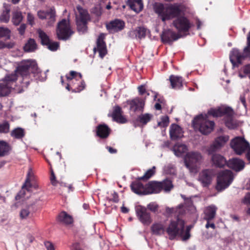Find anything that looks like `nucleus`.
I'll return each instance as SVG.
<instances>
[{
    "mask_svg": "<svg viewBox=\"0 0 250 250\" xmlns=\"http://www.w3.org/2000/svg\"><path fill=\"white\" fill-rule=\"evenodd\" d=\"M34 20H35V18H34V16L32 14H31V13H28L27 14V20L28 23L31 26H33L35 24Z\"/></svg>",
    "mask_w": 250,
    "mask_h": 250,
    "instance_id": "nucleus-52",
    "label": "nucleus"
},
{
    "mask_svg": "<svg viewBox=\"0 0 250 250\" xmlns=\"http://www.w3.org/2000/svg\"><path fill=\"white\" fill-rule=\"evenodd\" d=\"M31 176V170L30 169L29 172H28L27 175V177H26V180L25 181V183L22 187V189L24 188L27 186H29V187H31L30 180V177Z\"/></svg>",
    "mask_w": 250,
    "mask_h": 250,
    "instance_id": "nucleus-50",
    "label": "nucleus"
},
{
    "mask_svg": "<svg viewBox=\"0 0 250 250\" xmlns=\"http://www.w3.org/2000/svg\"><path fill=\"white\" fill-rule=\"evenodd\" d=\"M50 180H51V184L53 186L57 185V182L56 180V177H55V174L54 173V172L53 171H52V173H51Z\"/></svg>",
    "mask_w": 250,
    "mask_h": 250,
    "instance_id": "nucleus-58",
    "label": "nucleus"
},
{
    "mask_svg": "<svg viewBox=\"0 0 250 250\" xmlns=\"http://www.w3.org/2000/svg\"><path fill=\"white\" fill-rule=\"evenodd\" d=\"M224 114L231 115L233 114L232 109L229 107L225 108H218L217 109L211 108L209 109L208 114V118L209 116H212L213 117H218L223 116Z\"/></svg>",
    "mask_w": 250,
    "mask_h": 250,
    "instance_id": "nucleus-15",
    "label": "nucleus"
},
{
    "mask_svg": "<svg viewBox=\"0 0 250 250\" xmlns=\"http://www.w3.org/2000/svg\"><path fill=\"white\" fill-rule=\"evenodd\" d=\"M229 136L228 135L221 136L216 138L213 144L208 148V152L211 154L219 150L229 141Z\"/></svg>",
    "mask_w": 250,
    "mask_h": 250,
    "instance_id": "nucleus-13",
    "label": "nucleus"
},
{
    "mask_svg": "<svg viewBox=\"0 0 250 250\" xmlns=\"http://www.w3.org/2000/svg\"><path fill=\"white\" fill-rule=\"evenodd\" d=\"M57 34L58 38L61 40H66L73 34L71 30L69 21L63 19L58 24Z\"/></svg>",
    "mask_w": 250,
    "mask_h": 250,
    "instance_id": "nucleus-9",
    "label": "nucleus"
},
{
    "mask_svg": "<svg viewBox=\"0 0 250 250\" xmlns=\"http://www.w3.org/2000/svg\"><path fill=\"white\" fill-rule=\"evenodd\" d=\"M55 14H56V12H55V9L54 8V20L53 21H52L51 20L50 15L46 14V19L48 20V24L49 26L52 25L55 21V17H56Z\"/></svg>",
    "mask_w": 250,
    "mask_h": 250,
    "instance_id": "nucleus-55",
    "label": "nucleus"
},
{
    "mask_svg": "<svg viewBox=\"0 0 250 250\" xmlns=\"http://www.w3.org/2000/svg\"><path fill=\"white\" fill-rule=\"evenodd\" d=\"M11 150L9 145L4 141H0V156L7 155Z\"/></svg>",
    "mask_w": 250,
    "mask_h": 250,
    "instance_id": "nucleus-36",
    "label": "nucleus"
},
{
    "mask_svg": "<svg viewBox=\"0 0 250 250\" xmlns=\"http://www.w3.org/2000/svg\"><path fill=\"white\" fill-rule=\"evenodd\" d=\"M10 125L7 122L0 124V133H6L9 132Z\"/></svg>",
    "mask_w": 250,
    "mask_h": 250,
    "instance_id": "nucleus-45",
    "label": "nucleus"
},
{
    "mask_svg": "<svg viewBox=\"0 0 250 250\" xmlns=\"http://www.w3.org/2000/svg\"><path fill=\"white\" fill-rule=\"evenodd\" d=\"M138 90L141 95L143 94L146 92V89H145V87H144V86H143V85H141L138 87Z\"/></svg>",
    "mask_w": 250,
    "mask_h": 250,
    "instance_id": "nucleus-64",
    "label": "nucleus"
},
{
    "mask_svg": "<svg viewBox=\"0 0 250 250\" xmlns=\"http://www.w3.org/2000/svg\"><path fill=\"white\" fill-rule=\"evenodd\" d=\"M39 37L41 40V43L43 45L48 44L50 41L48 36L42 30L39 29L37 30Z\"/></svg>",
    "mask_w": 250,
    "mask_h": 250,
    "instance_id": "nucleus-38",
    "label": "nucleus"
},
{
    "mask_svg": "<svg viewBox=\"0 0 250 250\" xmlns=\"http://www.w3.org/2000/svg\"><path fill=\"white\" fill-rule=\"evenodd\" d=\"M26 25L24 23L21 24L20 26L18 28L19 34L21 35H23L24 34Z\"/></svg>",
    "mask_w": 250,
    "mask_h": 250,
    "instance_id": "nucleus-54",
    "label": "nucleus"
},
{
    "mask_svg": "<svg viewBox=\"0 0 250 250\" xmlns=\"http://www.w3.org/2000/svg\"><path fill=\"white\" fill-rule=\"evenodd\" d=\"M124 21L119 19H116L114 21H111L106 25L107 29L111 33L121 31L124 29Z\"/></svg>",
    "mask_w": 250,
    "mask_h": 250,
    "instance_id": "nucleus-17",
    "label": "nucleus"
},
{
    "mask_svg": "<svg viewBox=\"0 0 250 250\" xmlns=\"http://www.w3.org/2000/svg\"><path fill=\"white\" fill-rule=\"evenodd\" d=\"M187 147L186 145L177 143L173 147L172 150L174 154L177 157L181 156L187 151Z\"/></svg>",
    "mask_w": 250,
    "mask_h": 250,
    "instance_id": "nucleus-32",
    "label": "nucleus"
},
{
    "mask_svg": "<svg viewBox=\"0 0 250 250\" xmlns=\"http://www.w3.org/2000/svg\"><path fill=\"white\" fill-rule=\"evenodd\" d=\"M169 80L172 88L180 89L183 86V80L182 77L171 75L169 77Z\"/></svg>",
    "mask_w": 250,
    "mask_h": 250,
    "instance_id": "nucleus-26",
    "label": "nucleus"
},
{
    "mask_svg": "<svg viewBox=\"0 0 250 250\" xmlns=\"http://www.w3.org/2000/svg\"><path fill=\"white\" fill-rule=\"evenodd\" d=\"M227 166L236 171H240L244 169L245 162L238 158H232L227 162Z\"/></svg>",
    "mask_w": 250,
    "mask_h": 250,
    "instance_id": "nucleus-19",
    "label": "nucleus"
},
{
    "mask_svg": "<svg viewBox=\"0 0 250 250\" xmlns=\"http://www.w3.org/2000/svg\"><path fill=\"white\" fill-rule=\"evenodd\" d=\"M23 18L22 13L20 11H14L12 13V22L15 25H19L22 21Z\"/></svg>",
    "mask_w": 250,
    "mask_h": 250,
    "instance_id": "nucleus-35",
    "label": "nucleus"
},
{
    "mask_svg": "<svg viewBox=\"0 0 250 250\" xmlns=\"http://www.w3.org/2000/svg\"><path fill=\"white\" fill-rule=\"evenodd\" d=\"M77 74H78L80 78H82V75L80 73H77L76 72L74 71H70V76L68 77V76H67V79L68 80H72V79L74 78H75V76L77 75Z\"/></svg>",
    "mask_w": 250,
    "mask_h": 250,
    "instance_id": "nucleus-57",
    "label": "nucleus"
},
{
    "mask_svg": "<svg viewBox=\"0 0 250 250\" xmlns=\"http://www.w3.org/2000/svg\"><path fill=\"white\" fill-rule=\"evenodd\" d=\"M202 159V155L198 152H188L185 160L186 167L191 171H193L196 167V164L200 162Z\"/></svg>",
    "mask_w": 250,
    "mask_h": 250,
    "instance_id": "nucleus-12",
    "label": "nucleus"
},
{
    "mask_svg": "<svg viewBox=\"0 0 250 250\" xmlns=\"http://www.w3.org/2000/svg\"><path fill=\"white\" fill-rule=\"evenodd\" d=\"M193 124L194 126L198 128L203 134L210 133L214 126V123L208 119V115L203 114L195 117L193 121Z\"/></svg>",
    "mask_w": 250,
    "mask_h": 250,
    "instance_id": "nucleus-5",
    "label": "nucleus"
},
{
    "mask_svg": "<svg viewBox=\"0 0 250 250\" xmlns=\"http://www.w3.org/2000/svg\"><path fill=\"white\" fill-rule=\"evenodd\" d=\"M37 64L34 61L31 60H23L20 62L14 72L7 75L0 82V97L7 95L11 91L14 83L17 80L18 74L22 78L21 81L22 90L21 92L26 88L30 83V72L35 73L37 70Z\"/></svg>",
    "mask_w": 250,
    "mask_h": 250,
    "instance_id": "nucleus-1",
    "label": "nucleus"
},
{
    "mask_svg": "<svg viewBox=\"0 0 250 250\" xmlns=\"http://www.w3.org/2000/svg\"><path fill=\"white\" fill-rule=\"evenodd\" d=\"M10 33L11 31L8 28L0 27V38L6 37L10 39Z\"/></svg>",
    "mask_w": 250,
    "mask_h": 250,
    "instance_id": "nucleus-44",
    "label": "nucleus"
},
{
    "mask_svg": "<svg viewBox=\"0 0 250 250\" xmlns=\"http://www.w3.org/2000/svg\"><path fill=\"white\" fill-rule=\"evenodd\" d=\"M169 123V118L167 116H164L161 118V121L158 122V125L159 126L165 127L167 126Z\"/></svg>",
    "mask_w": 250,
    "mask_h": 250,
    "instance_id": "nucleus-46",
    "label": "nucleus"
},
{
    "mask_svg": "<svg viewBox=\"0 0 250 250\" xmlns=\"http://www.w3.org/2000/svg\"><path fill=\"white\" fill-rule=\"evenodd\" d=\"M127 4L130 9L136 13H139L142 10L144 7L142 0H128Z\"/></svg>",
    "mask_w": 250,
    "mask_h": 250,
    "instance_id": "nucleus-23",
    "label": "nucleus"
},
{
    "mask_svg": "<svg viewBox=\"0 0 250 250\" xmlns=\"http://www.w3.org/2000/svg\"><path fill=\"white\" fill-rule=\"evenodd\" d=\"M213 175L214 173L212 170L205 169L200 173L198 180L203 186L206 187L211 183Z\"/></svg>",
    "mask_w": 250,
    "mask_h": 250,
    "instance_id": "nucleus-16",
    "label": "nucleus"
},
{
    "mask_svg": "<svg viewBox=\"0 0 250 250\" xmlns=\"http://www.w3.org/2000/svg\"><path fill=\"white\" fill-rule=\"evenodd\" d=\"M47 48L51 51H56L58 49L59 44L57 42H51L49 41L48 44L46 45Z\"/></svg>",
    "mask_w": 250,
    "mask_h": 250,
    "instance_id": "nucleus-48",
    "label": "nucleus"
},
{
    "mask_svg": "<svg viewBox=\"0 0 250 250\" xmlns=\"http://www.w3.org/2000/svg\"><path fill=\"white\" fill-rule=\"evenodd\" d=\"M250 57V32L247 37V46L244 49L243 54L237 49H233L229 55L230 61L234 66H237L241 63L242 60Z\"/></svg>",
    "mask_w": 250,
    "mask_h": 250,
    "instance_id": "nucleus-6",
    "label": "nucleus"
},
{
    "mask_svg": "<svg viewBox=\"0 0 250 250\" xmlns=\"http://www.w3.org/2000/svg\"><path fill=\"white\" fill-rule=\"evenodd\" d=\"M172 188L173 185L170 180L167 179L161 182L152 181L146 185V194L157 193L162 189L166 192H167L169 191Z\"/></svg>",
    "mask_w": 250,
    "mask_h": 250,
    "instance_id": "nucleus-3",
    "label": "nucleus"
},
{
    "mask_svg": "<svg viewBox=\"0 0 250 250\" xmlns=\"http://www.w3.org/2000/svg\"><path fill=\"white\" fill-rule=\"evenodd\" d=\"M85 83L84 82L82 81L81 82V84L80 86V88H78L77 90H74L72 91L75 92H76L77 91L80 92V91H82V90H83L85 88Z\"/></svg>",
    "mask_w": 250,
    "mask_h": 250,
    "instance_id": "nucleus-61",
    "label": "nucleus"
},
{
    "mask_svg": "<svg viewBox=\"0 0 250 250\" xmlns=\"http://www.w3.org/2000/svg\"><path fill=\"white\" fill-rule=\"evenodd\" d=\"M131 190L136 194L139 195H146V186H144L140 182H133L131 185Z\"/></svg>",
    "mask_w": 250,
    "mask_h": 250,
    "instance_id": "nucleus-25",
    "label": "nucleus"
},
{
    "mask_svg": "<svg viewBox=\"0 0 250 250\" xmlns=\"http://www.w3.org/2000/svg\"><path fill=\"white\" fill-rule=\"evenodd\" d=\"M110 131V128L105 125H100L97 127V135L101 138H106Z\"/></svg>",
    "mask_w": 250,
    "mask_h": 250,
    "instance_id": "nucleus-28",
    "label": "nucleus"
},
{
    "mask_svg": "<svg viewBox=\"0 0 250 250\" xmlns=\"http://www.w3.org/2000/svg\"><path fill=\"white\" fill-rule=\"evenodd\" d=\"M135 212L139 221L143 225L148 226L152 222L151 214L146 207L138 205L135 208Z\"/></svg>",
    "mask_w": 250,
    "mask_h": 250,
    "instance_id": "nucleus-11",
    "label": "nucleus"
},
{
    "mask_svg": "<svg viewBox=\"0 0 250 250\" xmlns=\"http://www.w3.org/2000/svg\"><path fill=\"white\" fill-rule=\"evenodd\" d=\"M76 22L79 32L84 33L87 30V23L90 20V16L86 9L77 5L75 10Z\"/></svg>",
    "mask_w": 250,
    "mask_h": 250,
    "instance_id": "nucleus-4",
    "label": "nucleus"
},
{
    "mask_svg": "<svg viewBox=\"0 0 250 250\" xmlns=\"http://www.w3.org/2000/svg\"><path fill=\"white\" fill-rule=\"evenodd\" d=\"M211 160L213 165L219 167H222L227 164L226 159L218 154H213L212 156Z\"/></svg>",
    "mask_w": 250,
    "mask_h": 250,
    "instance_id": "nucleus-27",
    "label": "nucleus"
},
{
    "mask_svg": "<svg viewBox=\"0 0 250 250\" xmlns=\"http://www.w3.org/2000/svg\"><path fill=\"white\" fill-rule=\"evenodd\" d=\"M3 7L4 9L0 15V22L7 23L10 19V8L5 3L3 4Z\"/></svg>",
    "mask_w": 250,
    "mask_h": 250,
    "instance_id": "nucleus-33",
    "label": "nucleus"
},
{
    "mask_svg": "<svg viewBox=\"0 0 250 250\" xmlns=\"http://www.w3.org/2000/svg\"><path fill=\"white\" fill-rule=\"evenodd\" d=\"M243 202L245 204H250V193H248L245 195Z\"/></svg>",
    "mask_w": 250,
    "mask_h": 250,
    "instance_id": "nucleus-59",
    "label": "nucleus"
},
{
    "mask_svg": "<svg viewBox=\"0 0 250 250\" xmlns=\"http://www.w3.org/2000/svg\"><path fill=\"white\" fill-rule=\"evenodd\" d=\"M44 245L47 250H55L53 244L49 241L45 242Z\"/></svg>",
    "mask_w": 250,
    "mask_h": 250,
    "instance_id": "nucleus-56",
    "label": "nucleus"
},
{
    "mask_svg": "<svg viewBox=\"0 0 250 250\" xmlns=\"http://www.w3.org/2000/svg\"><path fill=\"white\" fill-rule=\"evenodd\" d=\"M184 228L185 222L183 220L178 218L176 221H171L166 229L169 239L173 240L178 236L182 238Z\"/></svg>",
    "mask_w": 250,
    "mask_h": 250,
    "instance_id": "nucleus-7",
    "label": "nucleus"
},
{
    "mask_svg": "<svg viewBox=\"0 0 250 250\" xmlns=\"http://www.w3.org/2000/svg\"><path fill=\"white\" fill-rule=\"evenodd\" d=\"M114 121L120 123H125L126 122V119L122 115V111L119 106H115L112 114Z\"/></svg>",
    "mask_w": 250,
    "mask_h": 250,
    "instance_id": "nucleus-22",
    "label": "nucleus"
},
{
    "mask_svg": "<svg viewBox=\"0 0 250 250\" xmlns=\"http://www.w3.org/2000/svg\"><path fill=\"white\" fill-rule=\"evenodd\" d=\"M233 173L229 170H222L217 176L216 189L221 191L228 188L233 180Z\"/></svg>",
    "mask_w": 250,
    "mask_h": 250,
    "instance_id": "nucleus-8",
    "label": "nucleus"
},
{
    "mask_svg": "<svg viewBox=\"0 0 250 250\" xmlns=\"http://www.w3.org/2000/svg\"><path fill=\"white\" fill-rule=\"evenodd\" d=\"M152 116L153 115L152 114L149 113L141 114L138 117V121L141 124L146 125L150 121Z\"/></svg>",
    "mask_w": 250,
    "mask_h": 250,
    "instance_id": "nucleus-40",
    "label": "nucleus"
},
{
    "mask_svg": "<svg viewBox=\"0 0 250 250\" xmlns=\"http://www.w3.org/2000/svg\"><path fill=\"white\" fill-rule=\"evenodd\" d=\"M11 135L16 139H21L24 136V131L22 128L18 127L11 131Z\"/></svg>",
    "mask_w": 250,
    "mask_h": 250,
    "instance_id": "nucleus-39",
    "label": "nucleus"
},
{
    "mask_svg": "<svg viewBox=\"0 0 250 250\" xmlns=\"http://www.w3.org/2000/svg\"><path fill=\"white\" fill-rule=\"evenodd\" d=\"M147 29L144 27H138L135 29L130 30L128 34L132 39H142L146 37Z\"/></svg>",
    "mask_w": 250,
    "mask_h": 250,
    "instance_id": "nucleus-20",
    "label": "nucleus"
},
{
    "mask_svg": "<svg viewBox=\"0 0 250 250\" xmlns=\"http://www.w3.org/2000/svg\"><path fill=\"white\" fill-rule=\"evenodd\" d=\"M246 151H247L246 157H247L248 160L250 163V145H249V146L246 149Z\"/></svg>",
    "mask_w": 250,
    "mask_h": 250,
    "instance_id": "nucleus-63",
    "label": "nucleus"
},
{
    "mask_svg": "<svg viewBox=\"0 0 250 250\" xmlns=\"http://www.w3.org/2000/svg\"><path fill=\"white\" fill-rule=\"evenodd\" d=\"M37 48V44L36 41L34 39L31 38L28 40L23 46V49L26 52H33L36 50Z\"/></svg>",
    "mask_w": 250,
    "mask_h": 250,
    "instance_id": "nucleus-34",
    "label": "nucleus"
},
{
    "mask_svg": "<svg viewBox=\"0 0 250 250\" xmlns=\"http://www.w3.org/2000/svg\"><path fill=\"white\" fill-rule=\"evenodd\" d=\"M92 13L97 17H100L102 14V9L100 6H96L92 9Z\"/></svg>",
    "mask_w": 250,
    "mask_h": 250,
    "instance_id": "nucleus-51",
    "label": "nucleus"
},
{
    "mask_svg": "<svg viewBox=\"0 0 250 250\" xmlns=\"http://www.w3.org/2000/svg\"><path fill=\"white\" fill-rule=\"evenodd\" d=\"M158 208V205L154 203H151L147 206V208L152 212H155Z\"/></svg>",
    "mask_w": 250,
    "mask_h": 250,
    "instance_id": "nucleus-53",
    "label": "nucleus"
},
{
    "mask_svg": "<svg viewBox=\"0 0 250 250\" xmlns=\"http://www.w3.org/2000/svg\"><path fill=\"white\" fill-rule=\"evenodd\" d=\"M249 143L243 137H236L232 139L230 146L237 155H241L249 146Z\"/></svg>",
    "mask_w": 250,
    "mask_h": 250,
    "instance_id": "nucleus-10",
    "label": "nucleus"
},
{
    "mask_svg": "<svg viewBox=\"0 0 250 250\" xmlns=\"http://www.w3.org/2000/svg\"><path fill=\"white\" fill-rule=\"evenodd\" d=\"M57 220L59 222L65 225H69L73 222L72 216L65 211H62L59 214Z\"/></svg>",
    "mask_w": 250,
    "mask_h": 250,
    "instance_id": "nucleus-29",
    "label": "nucleus"
},
{
    "mask_svg": "<svg viewBox=\"0 0 250 250\" xmlns=\"http://www.w3.org/2000/svg\"><path fill=\"white\" fill-rule=\"evenodd\" d=\"M244 72L247 74L250 79V64L247 65L244 67Z\"/></svg>",
    "mask_w": 250,
    "mask_h": 250,
    "instance_id": "nucleus-60",
    "label": "nucleus"
},
{
    "mask_svg": "<svg viewBox=\"0 0 250 250\" xmlns=\"http://www.w3.org/2000/svg\"><path fill=\"white\" fill-rule=\"evenodd\" d=\"M154 12L162 21L176 18L172 22L173 26L179 31L186 32L191 27L188 19L184 16H179L182 13V5L178 3L165 5L161 3H155L153 5Z\"/></svg>",
    "mask_w": 250,
    "mask_h": 250,
    "instance_id": "nucleus-2",
    "label": "nucleus"
},
{
    "mask_svg": "<svg viewBox=\"0 0 250 250\" xmlns=\"http://www.w3.org/2000/svg\"><path fill=\"white\" fill-rule=\"evenodd\" d=\"M207 223L206 225V228L207 229H208L209 227L213 229H215V225L213 223H210V221H207Z\"/></svg>",
    "mask_w": 250,
    "mask_h": 250,
    "instance_id": "nucleus-62",
    "label": "nucleus"
},
{
    "mask_svg": "<svg viewBox=\"0 0 250 250\" xmlns=\"http://www.w3.org/2000/svg\"><path fill=\"white\" fill-rule=\"evenodd\" d=\"M181 37V35L170 29L165 30L161 35L162 42L168 43H171L173 41L177 40Z\"/></svg>",
    "mask_w": 250,
    "mask_h": 250,
    "instance_id": "nucleus-14",
    "label": "nucleus"
},
{
    "mask_svg": "<svg viewBox=\"0 0 250 250\" xmlns=\"http://www.w3.org/2000/svg\"><path fill=\"white\" fill-rule=\"evenodd\" d=\"M46 14L50 16L51 19L52 21L54 20V8L52 7L46 10V11L40 10L38 12V17L42 20L46 19Z\"/></svg>",
    "mask_w": 250,
    "mask_h": 250,
    "instance_id": "nucleus-37",
    "label": "nucleus"
},
{
    "mask_svg": "<svg viewBox=\"0 0 250 250\" xmlns=\"http://www.w3.org/2000/svg\"><path fill=\"white\" fill-rule=\"evenodd\" d=\"M29 206L23 208L20 213V216L21 219H26L30 215Z\"/></svg>",
    "mask_w": 250,
    "mask_h": 250,
    "instance_id": "nucleus-43",
    "label": "nucleus"
},
{
    "mask_svg": "<svg viewBox=\"0 0 250 250\" xmlns=\"http://www.w3.org/2000/svg\"><path fill=\"white\" fill-rule=\"evenodd\" d=\"M144 104L143 100L138 98L134 99L129 102L130 109L134 112L142 110Z\"/></svg>",
    "mask_w": 250,
    "mask_h": 250,
    "instance_id": "nucleus-24",
    "label": "nucleus"
},
{
    "mask_svg": "<svg viewBox=\"0 0 250 250\" xmlns=\"http://www.w3.org/2000/svg\"><path fill=\"white\" fill-rule=\"evenodd\" d=\"M165 171L167 173L172 175L175 174L176 172L174 167L171 164H168L165 167Z\"/></svg>",
    "mask_w": 250,
    "mask_h": 250,
    "instance_id": "nucleus-47",
    "label": "nucleus"
},
{
    "mask_svg": "<svg viewBox=\"0 0 250 250\" xmlns=\"http://www.w3.org/2000/svg\"><path fill=\"white\" fill-rule=\"evenodd\" d=\"M152 233L156 235H161L164 234L165 228L164 225L161 223H155L151 227Z\"/></svg>",
    "mask_w": 250,
    "mask_h": 250,
    "instance_id": "nucleus-31",
    "label": "nucleus"
},
{
    "mask_svg": "<svg viewBox=\"0 0 250 250\" xmlns=\"http://www.w3.org/2000/svg\"><path fill=\"white\" fill-rule=\"evenodd\" d=\"M169 134L171 139L176 140L183 136V132L179 125L172 124L170 127Z\"/></svg>",
    "mask_w": 250,
    "mask_h": 250,
    "instance_id": "nucleus-21",
    "label": "nucleus"
},
{
    "mask_svg": "<svg viewBox=\"0 0 250 250\" xmlns=\"http://www.w3.org/2000/svg\"><path fill=\"white\" fill-rule=\"evenodd\" d=\"M155 173V167H153L147 170L145 174L139 178L141 180H147L151 177Z\"/></svg>",
    "mask_w": 250,
    "mask_h": 250,
    "instance_id": "nucleus-41",
    "label": "nucleus"
},
{
    "mask_svg": "<svg viewBox=\"0 0 250 250\" xmlns=\"http://www.w3.org/2000/svg\"><path fill=\"white\" fill-rule=\"evenodd\" d=\"M217 208L213 205L207 207L205 210L204 219L207 221H210L213 219L216 214Z\"/></svg>",
    "mask_w": 250,
    "mask_h": 250,
    "instance_id": "nucleus-30",
    "label": "nucleus"
},
{
    "mask_svg": "<svg viewBox=\"0 0 250 250\" xmlns=\"http://www.w3.org/2000/svg\"><path fill=\"white\" fill-rule=\"evenodd\" d=\"M232 115L233 114L228 115V117L226 120V125L229 129H234L237 125L236 122L232 118Z\"/></svg>",
    "mask_w": 250,
    "mask_h": 250,
    "instance_id": "nucleus-42",
    "label": "nucleus"
},
{
    "mask_svg": "<svg viewBox=\"0 0 250 250\" xmlns=\"http://www.w3.org/2000/svg\"><path fill=\"white\" fill-rule=\"evenodd\" d=\"M104 35L101 34L97 41V48H94L93 51L96 52V50L99 52L101 58H103L107 53V50L105 42L104 41Z\"/></svg>",
    "mask_w": 250,
    "mask_h": 250,
    "instance_id": "nucleus-18",
    "label": "nucleus"
},
{
    "mask_svg": "<svg viewBox=\"0 0 250 250\" xmlns=\"http://www.w3.org/2000/svg\"><path fill=\"white\" fill-rule=\"evenodd\" d=\"M192 228L191 226H188L187 227L185 234L182 235V240L186 241L190 237V230Z\"/></svg>",
    "mask_w": 250,
    "mask_h": 250,
    "instance_id": "nucleus-49",
    "label": "nucleus"
}]
</instances>
